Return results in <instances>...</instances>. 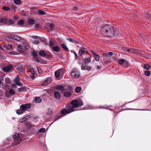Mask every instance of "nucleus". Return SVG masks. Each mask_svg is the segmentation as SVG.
Listing matches in <instances>:
<instances>
[{
  "label": "nucleus",
  "instance_id": "nucleus-33",
  "mask_svg": "<svg viewBox=\"0 0 151 151\" xmlns=\"http://www.w3.org/2000/svg\"><path fill=\"white\" fill-rule=\"evenodd\" d=\"M37 13L40 15H45L46 14V13L42 10H38Z\"/></svg>",
  "mask_w": 151,
  "mask_h": 151
},
{
  "label": "nucleus",
  "instance_id": "nucleus-30",
  "mask_svg": "<svg viewBox=\"0 0 151 151\" xmlns=\"http://www.w3.org/2000/svg\"><path fill=\"white\" fill-rule=\"evenodd\" d=\"M93 57L96 61H99L100 57L99 55L98 54H96L93 55Z\"/></svg>",
  "mask_w": 151,
  "mask_h": 151
},
{
  "label": "nucleus",
  "instance_id": "nucleus-27",
  "mask_svg": "<svg viewBox=\"0 0 151 151\" xmlns=\"http://www.w3.org/2000/svg\"><path fill=\"white\" fill-rule=\"evenodd\" d=\"M11 38H14L15 40L17 41H19L21 40V38L19 36L16 35L12 36Z\"/></svg>",
  "mask_w": 151,
  "mask_h": 151
},
{
  "label": "nucleus",
  "instance_id": "nucleus-13",
  "mask_svg": "<svg viewBox=\"0 0 151 151\" xmlns=\"http://www.w3.org/2000/svg\"><path fill=\"white\" fill-rule=\"evenodd\" d=\"M19 134L18 133H16L15 135H13V138L14 139V141H16L17 143V144L19 143L20 142V140L19 139Z\"/></svg>",
  "mask_w": 151,
  "mask_h": 151
},
{
  "label": "nucleus",
  "instance_id": "nucleus-59",
  "mask_svg": "<svg viewBox=\"0 0 151 151\" xmlns=\"http://www.w3.org/2000/svg\"><path fill=\"white\" fill-rule=\"evenodd\" d=\"M108 54L111 56L113 55V53L112 52H108Z\"/></svg>",
  "mask_w": 151,
  "mask_h": 151
},
{
  "label": "nucleus",
  "instance_id": "nucleus-20",
  "mask_svg": "<svg viewBox=\"0 0 151 151\" xmlns=\"http://www.w3.org/2000/svg\"><path fill=\"white\" fill-rule=\"evenodd\" d=\"M12 45L11 44H5L4 45V47L6 50H8L12 48Z\"/></svg>",
  "mask_w": 151,
  "mask_h": 151
},
{
  "label": "nucleus",
  "instance_id": "nucleus-54",
  "mask_svg": "<svg viewBox=\"0 0 151 151\" xmlns=\"http://www.w3.org/2000/svg\"><path fill=\"white\" fill-rule=\"evenodd\" d=\"M74 55H75V59H77V58L78 57L77 54L76 53V52H74Z\"/></svg>",
  "mask_w": 151,
  "mask_h": 151
},
{
  "label": "nucleus",
  "instance_id": "nucleus-51",
  "mask_svg": "<svg viewBox=\"0 0 151 151\" xmlns=\"http://www.w3.org/2000/svg\"><path fill=\"white\" fill-rule=\"evenodd\" d=\"M54 28V26L52 24H50V29L51 30H52Z\"/></svg>",
  "mask_w": 151,
  "mask_h": 151
},
{
  "label": "nucleus",
  "instance_id": "nucleus-8",
  "mask_svg": "<svg viewBox=\"0 0 151 151\" xmlns=\"http://www.w3.org/2000/svg\"><path fill=\"white\" fill-rule=\"evenodd\" d=\"M71 76L72 78H76L80 76V73L78 70L77 69H72L71 73Z\"/></svg>",
  "mask_w": 151,
  "mask_h": 151
},
{
  "label": "nucleus",
  "instance_id": "nucleus-58",
  "mask_svg": "<svg viewBox=\"0 0 151 151\" xmlns=\"http://www.w3.org/2000/svg\"><path fill=\"white\" fill-rule=\"evenodd\" d=\"M78 8L77 6H75L74 7L73 10H76L78 9Z\"/></svg>",
  "mask_w": 151,
  "mask_h": 151
},
{
  "label": "nucleus",
  "instance_id": "nucleus-31",
  "mask_svg": "<svg viewBox=\"0 0 151 151\" xmlns=\"http://www.w3.org/2000/svg\"><path fill=\"white\" fill-rule=\"evenodd\" d=\"M18 91L20 92H23L26 91L27 90L26 88L25 87H22L21 88H20L18 89Z\"/></svg>",
  "mask_w": 151,
  "mask_h": 151
},
{
  "label": "nucleus",
  "instance_id": "nucleus-16",
  "mask_svg": "<svg viewBox=\"0 0 151 151\" xmlns=\"http://www.w3.org/2000/svg\"><path fill=\"white\" fill-rule=\"evenodd\" d=\"M8 20L4 18L1 19H0V22L1 23V25H7V23Z\"/></svg>",
  "mask_w": 151,
  "mask_h": 151
},
{
  "label": "nucleus",
  "instance_id": "nucleus-40",
  "mask_svg": "<svg viewBox=\"0 0 151 151\" xmlns=\"http://www.w3.org/2000/svg\"><path fill=\"white\" fill-rule=\"evenodd\" d=\"M145 74L147 76H149L150 75V71H145Z\"/></svg>",
  "mask_w": 151,
  "mask_h": 151
},
{
  "label": "nucleus",
  "instance_id": "nucleus-56",
  "mask_svg": "<svg viewBox=\"0 0 151 151\" xmlns=\"http://www.w3.org/2000/svg\"><path fill=\"white\" fill-rule=\"evenodd\" d=\"M24 118H25V119L26 120V121L27 119H29L30 118V116H25V117H24Z\"/></svg>",
  "mask_w": 151,
  "mask_h": 151
},
{
  "label": "nucleus",
  "instance_id": "nucleus-55",
  "mask_svg": "<svg viewBox=\"0 0 151 151\" xmlns=\"http://www.w3.org/2000/svg\"><path fill=\"white\" fill-rule=\"evenodd\" d=\"M39 42L38 41L36 40L34 41L33 42V43L35 44H37L39 43Z\"/></svg>",
  "mask_w": 151,
  "mask_h": 151
},
{
  "label": "nucleus",
  "instance_id": "nucleus-43",
  "mask_svg": "<svg viewBox=\"0 0 151 151\" xmlns=\"http://www.w3.org/2000/svg\"><path fill=\"white\" fill-rule=\"evenodd\" d=\"M2 9L6 11H9L10 9L9 7L5 6L2 7Z\"/></svg>",
  "mask_w": 151,
  "mask_h": 151
},
{
  "label": "nucleus",
  "instance_id": "nucleus-24",
  "mask_svg": "<svg viewBox=\"0 0 151 151\" xmlns=\"http://www.w3.org/2000/svg\"><path fill=\"white\" fill-rule=\"evenodd\" d=\"M52 48V50L55 52L59 51L60 50V47L58 46H55Z\"/></svg>",
  "mask_w": 151,
  "mask_h": 151
},
{
  "label": "nucleus",
  "instance_id": "nucleus-57",
  "mask_svg": "<svg viewBox=\"0 0 151 151\" xmlns=\"http://www.w3.org/2000/svg\"><path fill=\"white\" fill-rule=\"evenodd\" d=\"M34 74H32V75L30 76V77L32 78V79H35V77L34 76Z\"/></svg>",
  "mask_w": 151,
  "mask_h": 151
},
{
  "label": "nucleus",
  "instance_id": "nucleus-61",
  "mask_svg": "<svg viewBox=\"0 0 151 151\" xmlns=\"http://www.w3.org/2000/svg\"><path fill=\"white\" fill-rule=\"evenodd\" d=\"M129 48L128 47H125L124 49V51H127L128 52V50L127 49H129Z\"/></svg>",
  "mask_w": 151,
  "mask_h": 151
},
{
  "label": "nucleus",
  "instance_id": "nucleus-53",
  "mask_svg": "<svg viewBox=\"0 0 151 151\" xmlns=\"http://www.w3.org/2000/svg\"><path fill=\"white\" fill-rule=\"evenodd\" d=\"M145 17L149 18L151 16V15L149 14V13H147L145 14Z\"/></svg>",
  "mask_w": 151,
  "mask_h": 151
},
{
  "label": "nucleus",
  "instance_id": "nucleus-7",
  "mask_svg": "<svg viewBox=\"0 0 151 151\" xmlns=\"http://www.w3.org/2000/svg\"><path fill=\"white\" fill-rule=\"evenodd\" d=\"M18 50H27L29 48L28 45L26 43H24L21 45H17L16 46Z\"/></svg>",
  "mask_w": 151,
  "mask_h": 151
},
{
  "label": "nucleus",
  "instance_id": "nucleus-5",
  "mask_svg": "<svg viewBox=\"0 0 151 151\" xmlns=\"http://www.w3.org/2000/svg\"><path fill=\"white\" fill-rule=\"evenodd\" d=\"M71 104L75 108H77L83 105V102L82 100H73L71 102Z\"/></svg>",
  "mask_w": 151,
  "mask_h": 151
},
{
  "label": "nucleus",
  "instance_id": "nucleus-15",
  "mask_svg": "<svg viewBox=\"0 0 151 151\" xmlns=\"http://www.w3.org/2000/svg\"><path fill=\"white\" fill-rule=\"evenodd\" d=\"M50 77L47 78L45 80L44 83L42 84V86H46L50 83L51 81Z\"/></svg>",
  "mask_w": 151,
  "mask_h": 151
},
{
  "label": "nucleus",
  "instance_id": "nucleus-23",
  "mask_svg": "<svg viewBox=\"0 0 151 151\" xmlns=\"http://www.w3.org/2000/svg\"><path fill=\"white\" fill-rule=\"evenodd\" d=\"M54 96L57 99H59L60 98V95L58 91H55L54 93Z\"/></svg>",
  "mask_w": 151,
  "mask_h": 151
},
{
  "label": "nucleus",
  "instance_id": "nucleus-28",
  "mask_svg": "<svg viewBox=\"0 0 151 151\" xmlns=\"http://www.w3.org/2000/svg\"><path fill=\"white\" fill-rule=\"evenodd\" d=\"M39 55L41 56L45 57L46 55L45 52L43 50L40 51L39 52Z\"/></svg>",
  "mask_w": 151,
  "mask_h": 151
},
{
  "label": "nucleus",
  "instance_id": "nucleus-49",
  "mask_svg": "<svg viewBox=\"0 0 151 151\" xmlns=\"http://www.w3.org/2000/svg\"><path fill=\"white\" fill-rule=\"evenodd\" d=\"M5 82L7 83H10V80L8 78H6L5 79Z\"/></svg>",
  "mask_w": 151,
  "mask_h": 151
},
{
  "label": "nucleus",
  "instance_id": "nucleus-26",
  "mask_svg": "<svg viewBox=\"0 0 151 151\" xmlns=\"http://www.w3.org/2000/svg\"><path fill=\"white\" fill-rule=\"evenodd\" d=\"M118 62L119 64L120 65H122L124 63L126 64H128V63L127 62H125L124 60L122 59L119 60Z\"/></svg>",
  "mask_w": 151,
  "mask_h": 151
},
{
  "label": "nucleus",
  "instance_id": "nucleus-46",
  "mask_svg": "<svg viewBox=\"0 0 151 151\" xmlns=\"http://www.w3.org/2000/svg\"><path fill=\"white\" fill-rule=\"evenodd\" d=\"M67 40L70 41V42H75L77 43H78L77 42H76V41L74 40H73L72 39V38H68L67 39Z\"/></svg>",
  "mask_w": 151,
  "mask_h": 151
},
{
  "label": "nucleus",
  "instance_id": "nucleus-1",
  "mask_svg": "<svg viewBox=\"0 0 151 151\" xmlns=\"http://www.w3.org/2000/svg\"><path fill=\"white\" fill-rule=\"evenodd\" d=\"M100 32L102 35L107 37H112L115 35L114 29L108 24L101 26L100 28Z\"/></svg>",
  "mask_w": 151,
  "mask_h": 151
},
{
  "label": "nucleus",
  "instance_id": "nucleus-60",
  "mask_svg": "<svg viewBox=\"0 0 151 151\" xmlns=\"http://www.w3.org/2000/svg\"><path fill=\"white\" fill-rule=\"evenodd\" d=\"M90 51L91 52V53L93 55L96 54L93 51L91 50Z\"/></svg>",
  "mask_w": 151,
  "mask_h": 151
},
{
  "label": "nucleus",
  "instance_id": "nucleus-37",
  "mask_svg": "<svg viewBox=\"0 0 151 151\" xmlns=\"http://www.w3.org/2000/svg\"><path fill=\"white\" fill-rule=\"evenodd\" d=\"M81 87H76L75 88V91L77 93H79L81 92Z\"/></svg>",
  "mask_w": 151,
  "mask_h": 151
},
{
  "label": "nucleus",
  "instance_id": "nucleus-62",
  "mask_svg": "<svg viewBox=\"0 0 151 151\" xmlns=\"http://www.w3.org/2000/svg\"><path fill=\"white\" fill-rule=\"evenodd\" d=\"M15 86H16L14 84H12V85L11 87L12 88H14L15 87Z\"/></svg>",
  "mask_w": 151,
  "mask_h": 151
},
{
  "label": "nucleus",
  "instance_id": "nucleus-32",
  "mask_svg": "<svg viewBox=\"0 0 151 151\" xmlns=\"http://www.w3.org/2000/svg\"><path fill=\"white\" fill-rule=\"evenodd\" d=\"M37 51L35 50L32 52L31 54L34 57H36L37 56Z\"/></svg>",
  "mask_w": 151,
  "mask_h": 151
},
{
  "label": "nucleus",
  "instance_id": "nucleus-52",
  "mask_svg": "<svg viewBox=\"0 0 151 151\" xmlns=\"http://www.w3.org/2000/svg\"><path fill=\"white\" fill-rule=\"evenodd\" d=\"M32 38L33 39H39L40 37L37 36H32Z\"/></svg>",
  "mask_w": 151,
  "mask_h": 151
},
{
  "label": "nucleus",
  "instance_id": "nucleus-63",
  "mask_svg": "<svg viewBox=\"0 0 151 151\" xmlns=\"http://www.w3.org/2000/svg\"><path fill=\"white\" fill-rule=\"evenodd\" d=\"M88 52L86 48V50H85V53L88 54Z\"/></svg>",
  "mask_w": 151,
  "mask_h": 151
},
{
  "label": "nucleus",
  "instance_id": "nucleus-42",
  "mask_svg": "<svg viewBox=\"0 0 151 151\" xmlns=\"http://www.w3.org/2000/svg\"><path fill=\"white\" fill-rule=\"evenodd\" d=\"M9 93L11 95H14L15 94V91L13 89H10L9 91Z\"/></svg>",
  "mask_w": 151,
  "mask_h": 151
},
{
  "label": "nucleus",
  "instance_id": "nucleus-38",
  "mask_svg": "<svg viewBox=\"0 0 151 151\" xmlns=\"http://www.w3.org/2000/svg\"><path fill=\"white\" fill-rule=\"evenodd\" d=\"M128 50V52H130L131 53H133L135 52V49L133 48H130L129 49H127Z\"/></svg>",
  "mask_w": 151,
  "mask_h": 151
},
{
  "label": "nucleus",
  "instance_id": "nucleus-4",
  "mask_svg": "<svg viewBox=\"0 0 151 151\" xmlns=\"http://www.w3.org/2000/svg\"><path fill=\"white\" fill-rule=\"evenodd\" d=\"M31 106V104L29 103L22 105L20 106V109L17 110V113L18 115L22 114L27 110V109H29Z\"/></svg>",
  "mask_w": 151,
  "mask_h": 151
},
{
  "label": "nucleus",
  "instance_id": "nucleus-9",
  "mask_svg": "<svg viewBox=\"0 0 151 151\" xmlns=\"http://www.w3.org/2000/svg\"><path fill=\"white\" fill-rule=\"evenodd\" d=\"M12 67L11 65H8L4 67L2 70L5 72H10L12 70Z\"/></svg>",
  "mask_w": 151,
  "mask_h": 151
},
{
  "label": "nucleus",
  "instance_id": "nucleus-50",
  "mask_svg": "<svg viewBox=\"0 0 151 151\" xmlns=\"http://www.w3.org/2000/svg\"><path fill=\"white\" fill-rule=\"evenodd\" d=\"M8 21L7 22H9V24H8L7 25H9L10 24H13L14 23V22L12 20H8Z\"/></svg>",
  "mask_w": 151,
  "mask_h": 151
},
{
  "label": "nucleus",
  "instance_id": "nucleus-48",
  "mask_svg": "<svg viewBox=\"0 0 151 151\" xmlns=\"http://www.w3.org/2000/svg\"><path fill=\"white\" fill-rule=\"evenodd\" d=\"M26 119H25V118L24 117V118H23L22 119H20L19 121V122L21 123H22L23 122H25V121H26Z\"/></svg>",
  "mask_w": 151,
  "mask_h": 151
},
{
  "label": "nucleus",
  "instance_id": "nucleus-29",
  "mask_svg": "<svg viewBox=\"0 0 151 151\" xmlns=\"http://www.w3.org/2000/svg\"><path fill=\"white\" fill-rule=\"evenodd\" d=\"M36 68L37 70L38 73L40 74H42L44 73V71L40 68L36 66Z\"/></svg>",
  "mask_w": 151,
  "mask_h": 151
},
{
  "label": "nucleus",
  "instance_id": "nucleus-64",
  "mask_svg": "<svg viewBox=\"0 0 151 151\" xmlns=\"http://www.w3.org/2000/svg\"><path fill=\"white\" fill-rule=\"evenodd\" d=\"M14 18L15 20H17V19H18V17L17 16H15L14 17Z\"/></svg>",
  "mask_w": 151,
  "mask_h": 151
},
{
  "label": "nucleus",
  "instance_id": "nucleus-17",
  "mask_svg": "<svg viewBox=\"0 0 151 151\" xmlns=\"http://www.w3.org/2000/svg\"><path fill=\"white\" fill-rule=\"evenodd\" d=\"M91 59L89 57H86L84 59V61L85 63L88 64L91 62Z\"/></svg>",
  "mask_w": 151,
  "mask_h": 151
},
{
  "label": "nucleus",
  "instance_id": "nucleus-19",
  "mask_svg": "<svg viewBox=\"0 0 151 151\" xmlns=\"http://www.w3.org/2000/svg\"><path fill=\"white\" fill-rule=\"evenodd\" d=\"M62 71V70L61 69H59L56 71L55 72V75L56 77L59 78L60 76V75L61 74V73Z\"/></svg>",
  "mask_w": 151,
  "mask_h": 151
},
{
  "label": "nucleus",
  "instance_id": "nucleus-10",
  "mask_svg": "<svg viewBox=\"0 0 151 151\" xmlns=\"http://www.w3.org/2000/svg\"><path fill=\"white\" fill-rule=\"evenodd\" d=\"M49 43L50 47H52L56 45V41L54 39L51 38L49 40Z\"/></svg>",
  "mask_w": 151,
  "mask_h": 151
},
{
  "label": "nucleus",
  "instance_id": "nucleus-47",
  "mask_svg": "<svg viewBox=\"0 0 151 151\" xmlns=\"http://www.w3.org/2000/svg\"><path fill=\"white\" fill-rule=\"evenodd\" d=\"M45 129L44 128H41L40 129L39 132L40 133H43L45 132Z\"/></svg>",
  "mask_w": 151,
  "mask_h": 151
},
{
  "label": "nucleus",
  "instance_id": "nucleus-6",
  "mask_svg": "<svg viewBox=\"0 0 151 151\" xmlns=\"http://www.w3.org/2000/svg\"><path fill=\"white\" fill-rule=\"evenodd\" d=\"M73 90L72 87L68 86L65 88L63 92L64 96L66 97H70L72 95Z\"/></svg>",
  "mask_w": 151,
  "mask_h": 151
},
{
  "label": "nucleus",
  "instance_id": "nucleus-21",
  "mask_svg": "<svg viewBox=\"0 0 151 151\" xmlns=\"http://www.w3.org/2000/svg\"><path fill=\"white\" fill-rule=\"evenodd\" d=\"M65 88H64L63 86L61 85H59L57 87V90L60 91L61 92H62L63 93Z\"/></svg>",
  "mask_w": 151,
  "mask_h": 151
},
{
  "label": "nucleus",
  "instance_id": "nucleus-45",
  "mask_svg": "<svg viewBox=\"0 0 151 151\" xmlns=\"http://www.w3.org/2000/svg\"><path fill=\"white\" fill-rule=\"evenodd\" d=\"M11 6L12 8L14 10H15L17 9V6L13 4H11Z\"/></svg>",
  "mask_w": 151,
  "mask_h": 151
},
{
  "label": "nucleus",
  "instance_id": "nucleus-12",
  "mask_svg": "<svg viewBox=\"0 0 151 151\" xmlns=\"http://www.w3.org/2000/svg\"><path fill=\"white\" fill-rule=\"evenodd\" d=\"M81 69L83 70H87L88 71L92 69L91 67L87 65L84 64H83L81 66Z\"/></svg>",
  "mask_w": 151,
  "mask_h": 151
},
{
  "label": "nucleus",
  "instance_id": "nucleus-44",
  "mask_svg": "<svg viewBox=\"0 0 151 151\" xmlns=\"http://www.w3.org/2000/svg\"><path fill=\"white\" fill-rule=\"evenodd\" d=\"M62 47L64 49L66 50H68V47H67L66 45L65 44H62Z\"/></svg>",
  "mask_w": 151,
  "mask_h": 151
},
{
  "label": "nucleus",
  "instance_id": "nucleus-25",
  "mask_svg": "<svg viewBox=\"0 0 151 151\" xmlns=\"http://www.w3.org/2000/svg\"><path fill=\"white\" fill-rule=\"evenodd\" d=\"M28 21L29 23L31 25H33L34 24L35 22V20L32 19H28Z\"/></svg>",
  "mask_w": 151,
  "mask_h": 151
},
{
  "label": "nucleus",
  "instance_id": "nucleus-36",
  "mask_svg": "<svg viewBox=\"0 0 151 151\" xmlns=\"http://www.w3.org/2000/svg\"><path fill=\"white\" fill-rule=\"evenodd\" d=\"M21 2V1L20 0H14V3L17 5L20 4Z\"/></svg>",
  "mask_w": 151,
  "mask_h": 151
},
{
  "label": "nucleus",
  "instance_id": "nucleus-34",
  "mask_svg": "<svg viewBox=\"0 0 151 151\" xmlns=\"http://www.w3.org/2000/svg\"><path fill=\"white\" fill-rule=\"evenodd\" d=\"M41 99L39 97H36L35 99V101L37 103H40L41 101Z\"/></svg>",
  "mask_w": 151,
  "mask_h": 151
},
{
  "label": "nucleus",
  "instance_id": "nucleus-39",
  "mask_svg": "<svg viewBox=\"0 0 151 151\" xmlns=\"http://www.w3.org/2000/svg\"><path fill=\"white\" fill-rule=\"evenodd\" d=\"M151 67L150 65L148 64H145L144 65V68L147 70L149 69Z\"/></svg>",
  "mask_w": 151,
  "mask_h": 151
},
{
  "label": "nucleus",
  "instance_id": "nucleus-11",
  "mask_svg": "<svg viewBox=\"0 0 151 151\" xmlns=\"http://www.w3.org/2000/svg\"><path fill=\"white\" fill-rule=\"evenodd\" d=\"M14 82L18 86H21L23 85L20 82V79L18 76H17L16 78L14 79Z\"/></svg>",
  "mask_w": 151,
  "mask_h": 151
},
{
  "label": "nucleus",
  "instance_id": "nucleus-35",
  "mask_svg": "<svg viewBox=\"0 0 151 151\" xmlns=\"http://www.w3.org/2000/svg\"><path fill=\"white\" fill-rule=\"evenodd\" d=\"M24 22L23 20L20 19L17 22V24L18 25L21 26L23 24Z\"/></svg>",
  "mask_w": 151,
  "mask_h": 151
},
{
  "label": "nucleus",
  "instance_id": "nucleus-22",
  "mask_svg": "<svg viewBox=\"0 0 151 151\" xmlns=\"http://www.w3.org/2000/svg\"><path fill=\"white\" fill-rule=\"evenodd\" d=\"M53 113V110L50 108H48L46 111V114L47 115H51Z\"/></svg>",
  "mask_w": 151,
  "mask_h": 151
},
{
  "label": "nucleus",
  "instance_id": "nucleus-41",
  "mask_svg": "<svg viewBox=\"0 0 151 151\" xmlns=\"http://www.w3.org/2000/svg\"><path fill=\"white\" fill-rule=\"evenodd\" d=\"M29 71L32 74H35V71L34 70L33 68H30L29 69Z\"/></svg>",
  "mask_w": 151,
  "mask_h": 151
},
{
  "label": "nucleus",
  "instance_id": "nucleus-18",
  "mask_svg": "<svg viewBox=\"0 0 151 151\" xmlns=\"http://www.w3.org/2000/svg\"><path fill=\"white\" fill-rule=\"evenodd\" d=\"M16 68L17 70L20 72H22L23 71L24 68L21 65H18L16 66Z\"/></svg>",
  "mask_w": 151,
  "mask_h": 151
},
{
  "label": "nucleus",
  "instance_id": "nucleus-2",
  "mask_svg": "<svg viewBox=\"0 0 151 151\" xmlns=\"http://www.w3.org/2000/svg\"><path fill=\"white\" fill-rule=\"evenodd\" d=\"M66 107L67 109H63L61 110V113L62 114L65 115L75 111V108L71 104L66 105Z\"/></svg>",
  "mask_w": 151,
  "mask_h": 151
},
{
  "label": "nucleus",
  "instance_id": "nucleus-14",
  "mask_svg": "<svg viewBox=\"0 0 151 151\" xmlns=\"http://www.w3.org/2000/svg\"><path fill=\"white\" fill-rule=\"evenodd\" d=\"M86 50V47L83 46L79 51V55L81 56L85 54V51Z\"/></svg>",
  "mask_w": 151,
  "mask_h": 151
},
{
  "label": "nucleus",
  "instance_id": "nucleus-3",
  "mask_svg": "<svg viewBox=\"0 0 151 151\" xmlns=\"http://www.w3.org/2000/svg\"><path fill=\"white\" fill-rule=\"evenodd\" d=\"M66 107L67 109H63L61 110V113L62 114L65 115L75 111V108L71 104L66 105Z\"/></svg>",
  "mask_w": 151,
  "mask_h": 151
}]
</instances>
